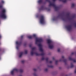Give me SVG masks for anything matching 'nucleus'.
<instances>
[{"label":"nucleus","instance_id":"7ed1b4c3","mask_svg":"<svg viewBox=\"0 0 76 76\" xmlns=\"http://www.w3.org/2000/svg\"><path fill=\"white\" fill-rule=\"evenodd\" d=\"M5 13H6V10L4 9H3L0 15V17L2 18H3V19H6L7 17Z\"/></svg>","mask_w":76,"mask_h":76},{"label":"nucleus","instance_id":"393cba45","mask_svg":"<svg viewBox=\"0 0 76 76\" xmlns=\"http://www.w3.org/2000/svg\"><path fill=\"white\" fill-rule=\"evenodd\" d=\"M42 1L41 0H40L38 1L39 3H41Z\"/></svg>","mask_w":76,"mask_h":76},{"label":"nucleus","instance_id":"f257e3e1","mask_svg":"<svg viewBox=\"0 0 76 76\" xmlns=\"http://www.w3.org/2000/svg\"><path fill=\"white\" fill-rule=\"evenodd\" d=\"M42 42V39L41 38H39L37 37L36 38L35 44L38 45V46L39 48V50L41 52H42L43 51L42 49V45L41 44H40V42Z\"/></svg>","mask_w":76,"mask_h":76},{"label":"nucleus","instance_id":"f3484780","mask_svg":"<svg viewBox=\"0 0 76 76\" xmlns=\"http://www.w3.org/2000/svg\"><path fill=\"white\" fill-rule=\"evenodd\" d=\"M23 72V70L22 69H20V73H22Z\"/></svg>","mask_w":76,"mask_h":76},{"label":"nucleus","instance_id":"e433bc0d","mask_svg":"<svg viewBox=\"0 0 76 76\" xmlns=\"http://www.w3.org/2000/svg\"><path fill=\"white\" fill-rule=\"evenodd\" d=\"M16 48L17 49H18V47H17Z\"/></svg>","mask_w":76,"mask_h":76},{"label":"nucleus","instance_id":"aec40b11","mask_svg":"<svg viewBox=\"0 0 76 76\" xmlns=\"http://www.w3.org/2000/svg\"><path fill=\"white\" fill-rule=\"evenodd\" d=\"M24 53L25 54H27L28 53V50H25L24 51Z\"/></svg>","mask_w":76,"mask_h":76},{"label":"nucleus","instance_id":"4c0bfd02","mask_svg":"<svg viewBox=\"0 0 76 76\" xmlns=\"http://www.w3.org/2000/svg\"><path fill=\"white\" fill-rule=\"evenodd\" d=\"M74 54V53H72V54Z\"/></svg>","mask_w":76,"mask_h":76},{"label":"nucleus","instance_id":"72a5a7b5","mask_svg":"<svg viewBox=\"0 0 76 76\" xmlns=\"http://www.w3.org/2000/svg\"><path fill=\"white\" fill-rule=\"evenodd\" d=\"M1 7H2V6H0V8H1Z\"/></svg>","mask_w":76,"mask_h":76},{"label":"nucleus","instance_id":"4468645a","mask_svg":"<svg viewBox=\"0 0 76 76\" xmlns=\"http://www.w3.org/2000/svg\"><path fill=\"white\" fill-rule=\"evenodd\" d=\"M59 1H62V2H63L64 3H65L66 2L67 0H59Z\"/></svg>","mask_w":76,"mask_h":76},{"label":"nucleus","instance_id":"ea45409f","mask_svg":"<svg viewBox=\"0 0 76 76\" xmlns=\"http://www.w3.org/2000/svg\"><path fill=\"white\" fill-rule=\"evenodd\" d=\"M0 38H1V36H0Z\"/></svg>","mask_w":76,"mask_h":76},{"label":"nucleus","instance_id":"2f4dec72","mask_svg":"<svg viewBox=\"0 0 76 76\" xmlns=\"http://www.w3.org/2000/svg\"><path fill=\"white\" fill-rule=\"evenodd\" d=\"M48 58H46V61H48Z\"/></svg>","mask_w":76,"mask_h":76},{"label":"nucleus","instance_id":"dca6fc26","mask_svg":"<svg viewBox=\"0 0 76 76\" xmlns=\"http://www.w3.org/2000/svg\"><path fill=\"white\" fill-rule=\"evenodd\" d=\"M44 72H47L48 71V69L47 68H45L44 70Z\"/></svg>","mask_w":76,"mask_h":76},{"label":"nucleus","instance_id":"bb28decb","mask_svg":"<svg viewBox=\"0 0 76 76\" xmlns=\"http://www.w3.org/2000/svg\"><path fill=\"white\" fill-rule=\"evenodd\" d=\"M73 62H74V63H76V60H73Z\"/></svg>","mask_w":76,"mask_h":76},{"label":"nucleus","instance_id":"58836bf2","mask_svg":"<svg viewBox=\"0 0 76 76\" xmlns=\"http://www.w3.org/2000/svg\"><path fill=\"white\" fill-rule=\"evenodd\" d=\"M75 26L76 27V24H75Z\"/></svg>","mask_w":76,"mask_h":76},{"label":"nucleus","instance_id":"412c9836","mask_svg":"<svg viewBox=\"0 0 76 76\" xmlns=\"http://www.w3.org/2000/svg\"><path fill=\"white\" fill-rule=\"evenodd\" d=\"M58 61L56 60V61H55V64H57V63H58Z\"/></svg>","mask_w":76,"mask_h":76},{"label":"nucleus","instance_id":"f03ea898","mask_svg":"<svg viewBox=\"0 0 76 76\" xmlns=\"http://www.w3.org/2000/svg\"><path fill=\"white\" fill-rule=\"evenodd\" d=\"M47 42L48 44L49 47L50 49H53L54 48V45L52 44V41L50 39L47 40Z\"/></svg>","mask_w":76,"mask_h":76},{"label":"nucleus","instance_id":"20e7f679","mask_svg":"<svg viewBox=\"0 0 76 76\" xmlns=\"http://www.w3.org/2000/svg\"><path fill=\"white\" fill-rule=\"evenodd\" d=\"M36 48L35 47L33 48L31 51V56H33L34 54H35L36 56H38L39 54L37 52H35Z\"/></svg>","mask_w":76,"mask_h":76},{"label":"nucleus","instance_id":"473e14b6","mask_svg":"<svg viewBox=\"0 0 76 76\" xmlns=\"http://www.w3.org/2000/svg\"><path fill=\"white\" fill-rule=\"evenodd\" d=\"M1 2L2 3H4V1H2Z\"/></svg>","mask_w":76,"mask_h":76},{"label":"nucleus","instance_id":"4be33fe9","mask_svg":"<svg viewBox=\"0 0 76 76\" xmlns=\"http://www.w3.org/2000/svg\"><path fill=\"white\" fill-rule=\"evenodd\" d=\"M75 5V4H72V7H74Z\"/></svg>","mask_w":76,"mask_h":76},{"label":"nucleus","instance_id":"9d476101","mask_svg":"<svg viewBox=\"0 0 76 76\" xmlns=\"http://www.w3.org/2000/svg\"><path fill=\"white\" fill-rule=\"evenodd\" d=\"M64 58V56H62L61 57V58L59 60V61H62Z\"/></svg>","mask_w":76,"mask_h":76},{"label":"nucleus","instance_id":"2eb2a0df","mask_svg":"<svg viewBox=\"0 0 76 76\" xmlns=\"http://www.w3.org/2000/svg\"><path fill=\"white\" fill-rule=\"evenodd\" d=\"M74 67V65H73V64H72V63H71V68H72V67Z\"/></svg>","mask_w":76,"mask_h":76},{"label":"nucleus","instance_id":"a19ab883","mask_svg":"<svg viewBox=\"0 0 76 76\" xmlns=\"http://www.w3.org/2000/svg\"><path fill=\"white\" fill-rule=\"evenodd\" d=\"M64 61V62H66V61Z\"/></svg>","mask_w":76,"mask_h":76},{"label":"nucleus","instance_id":"c85d7f7f","mask_svg":"<svg viewBox=\"0 0 76 76\" xmlns=\"http://www.w3.org/2000/svg\"><path fill=\"white\" fill-rule=\"evenodd\" d=\"M44 53H42L41 54V56H44Z\"/></svg>","mask_w":76,"mask_h":76},{"label":"nucleus","instance_id":"0eeeda50","mask_svg":"<svg viewBox=\"0 0 76 76\" xmlns=\"http://www.w3.org/2000/svg\"><path fill=\"white\" fill-rule=\"evenodd\" d=\"M18 69H14L11 72V74L12 75H13L14 74V73L15 72H18Z\"/></svg>","mask_w":76,"mask_h":76},{"label":"nucleus","instance_id":"f704fd0d","mask_svg":"<svg viewBox=\"0 0 76 76\" xmlns=\"http://www.w3.org/2000/svg\"><path fill=\"white\" fill-rule=\"evenodd\" d=\"M56 0H53V1H55Z\"/></svg>","mask_w":76,"mask_h":76},{"label":"nucleus","instance_id":"9b49d317","mask_svg":"<svg viewBox=\"0 0 76 76\" xmlns=\"http://www.w3.org/2000/svg\"><path fill=\"white\" fill-rule=\"evenodd\" d=\"M22 54H23V52H21L20 53V54L19 55V57L20 58L21 57H22Z\"/></svg>","mask_w":76,"mask_h":76},{"label":"nucleus","instance_id":"1a4fd4ad","mask_svg":"<svg viewBox=\"0 0 76 76\" xmlns=\"http://www.w3.org/2000/svg\"><path fill=\"white\" fill-rule=\"evenodd\" d=\"M28 37L29 39H31V38H35L36 37V35L35 34H34L33 36H28Z\"/></svg>","mask_w":76,"mask_h":76},{"label":"nucleus","instance_id":"39448f33","mask_svg":"<svg viewBox=\"0 0 76 76\" xmlns=\"http://www.w3.org/2000/svg\"><path fill=\"white\" fill-rule=\"evenodd\" d=\"M49 6L50 7V6H53L55 10H57V9L58 8V7L56 5L54 2H52L50 1H49Z\"/></svg>","mask_w":76,"mask_h":76},{"label":"nucleus","instance_id":"c9c22d12","mask_svg":"<svg viewBox=\"0 0 76 76\" xmlns=\"http://www.w3.org/2000/svg\"><path fill=\"white\" fill-rule=\"evenodd\" d=\"M23 38V36L21 37V38Z\"/></svg>","mask_w":76,"mask_h":76},{"label":"nucleus","instance_id":"79ce46f5","mask_svg":"<svg viewBox=\"0 0 76 76\" xmlns=\"http://www.w3.org/2000/svg\"><path fill=\"white\" fill-rule=\"evenodd\" d=\"M19 76H22V75H20Z\"/></svg>","mask_w":76,"mask_h":76},{"label":"nucleus","instance_id":"a211bd4d","mask_svg":"<svg viewBox=\"0 0 76 76\" xmlns=\"http://www.w3.org/2000/svg\"><path fill=\"white\" fill-rule=\"evenodd\" d=\"M21 62L22 63H25V61L24 60H22L21 61Z\"/></svg>","mask_w":76,"mask_h":76},{"label":"nucleus","instance_id":"5701e85b","mask_svg":"<svg viewBox=\"0 0 76 76\" xmlns=\"http://www.w3.org/2000/svg\"><path fill=\"white\" fill-rule=\"evenodd\" d=\"M16 44H17V45H19V44H20V43H19V42H16Z\"/></svg>","mask_w":76,"mask_h":76},{"label":"nucleus","instance_id":"ddd939ff","mask_svg":"<svg viewBox=\"0 0 76 76\" xmlns=\"http://www.w3.org/2000/svg\"><path fill=\"white\" fill-rule=\"evenodd\" d=\"M42 10H48V9L46 7H43L42 8Z\"/></svg>","mask_w":76,"mask_h":76},{"label":"nucleus","instance_id":"37998d69","mask_svg":"<svg viewBox=\"0 0 76 76\" xmlns=\"http://www.w3.org/2000/svg\"><path fill=\"white\" fill-rule=\"evenodd\" d=\"M53 60H54V58H53Z\"/></svg>","mask_w":76,"mask_h":76},{"label":"nucleus","instance_id":"423d86ee","mask_svg":"<svg viewBox=\"0 0 76 76\" xmlns=\"http://www.w3.org/2000/svg\"><path fill=\"white\" fill-rule=\"evenodd\" d=\"M40 22L42 24H44L45 23L44 20V17L43 16H42L40 17Z\"/></svg>","mask_w":76,"mask_h":76},{"label":"nucleus","instance_id":"b1692460","mask_svg":"<svg viewBox=\"0 0 76 76\" xmlns=\"http://www.w3.org/2000/svg\"><path fill=\"white\" fill-rule=\"evenodd\" d=\"M57 51L58 52H60V48L58 49Z\"/></svg>","mask_w":76,"mask_h":76},{"label":"nucleus","instance_id":"c03bdc74","mask_svg":"<svg viewBox=\"0 0 76 76\" xmlns=\"http://www.w3.org/2000/svg\"><path fill=\"white\" fill-rule=\"evenodd\" d=\"M63 19V20H63V19Z\"/></svg>","mask_w":76,"mask_h":76},{"label":"nucleus","instance_id":"cd10ccee","mask_svg":"<svg viewBox=\"0 0 76 76\" xmlns=\"http://www.w3.org/2000/svg\"><path fill=\"white\" fill-rule=\"evenodd\" d=\"M33 70H34V71H36L37 70V69L35 68H34L33 69Z\"/></svg>","mask_w":76,"mask_h":76},{"label":"nucleus","instance_id":"7c9ffc66","mask_svg":"<svg viewBox=\"0 0 76 76\" xmlns=\"http://www.w3.org/2000/svg\"><path fill=\"white\" fill-rule=\"evenodd\" d=\"M53 63V62L51 61H50L49 62V63Z\"/></svg>","mask_w":76,"mask_h":76},{"label":"nucleus","instance_id":"c756f323","mask_svg":"<svg viewBox=\"0 0 76 76\" xmlns=\"http://www.w3.org/2000/svg\"><path fill=\"white\" fill-rule=\"evenodd\" d=\"M44 59H45L44 58V57H42V60H44Z\"/></svg>","mask_w":76,"mask_h":76},{"label":"nucleus","instance_id":"f8f14e48","mask_svg":"<svg viewBox=\"0 0 76 76\" xmlns=\"http://www.w3.org/2000/svg\"><path fill=\"white\" fill-rule=\"evenodd\" d=\"M33 75L34 76H38V74L37 73L34 72L33 74Z\"/></svg>","mask_w":76,"mask_h":76},{"label":"nucleus","instance_id":"a878e982","mask_svg":"<svg viewBox=\"0 0 76 76\" xmlns=\"http://www.w3.org/2000/svg\"><path fill=\"white\" fill-rule=\"evenodd\" d=\"M49 67H50V68H53V66L52 65H51L50 66H49Z\"/></svg>","mask_w":76,"mask_h":76},{"label":"nucleus","instance_id":"6e6552de","mask_svg":"<svg viewBox=\"0 0 76 76\" xmlns=\"http://www.w3.org/2000/svg\"><path fill=\"white\" fill-rule=\"evenodd\" d=\"M66 28L68 31H70L72 29V27L71 26H68L66 27Z\"/></svg>","mask_w":76,"mask_h":76},{"label":"nucleus","instance_id":"6ab92c4d","mask_svg":"<svg viewBox=\"0 0 76 76\" xmlns=\"http://www.w3.org/2000/svg\"><path fill=\"white\" fill-rule=\"evenodd\" d=\"M68 59L69 60H72V58H71L70 57H69Z\"/></svg>","mask_w":76,"mask_h":76}]
</instances>
